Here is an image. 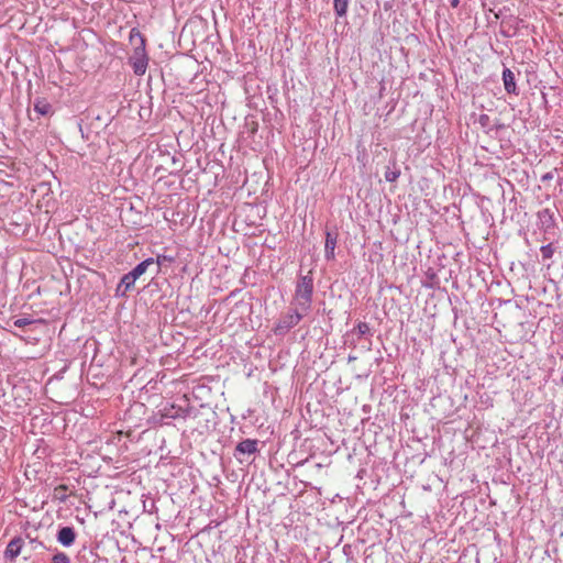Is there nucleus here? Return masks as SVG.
<instances>
[{
  "label": "nucleus",
  "mask_w": 563,
  "mask_h": 563,
  "mask_svg": "<svg viewBox=\"0 0 563 563\" xmlns=\"http://www.w3.org/2000/svg\"><path fill=\"white\" fill-rule=\"evenodd\" d=\"M335 245H336V234H332L331 232H327L325 249H335Z\"/></svg>",
  "instance_id": "14"
},
{
  "label": "nucleus",
  "mask_w": 563,
  "mask_h": 563,
  "mask_svg": "<svg viewBox=\"0 0 563 563\" xmlns=\"http://www.w3.org/2000/svg\"><path fill=\"white\" fill-rule=\"evenodd\" d=\"M52 563H70V559L66 553L58 552L52 558Z\"/></svg>",
  "instance_id": "13"
},
{
  "label": "nucleus",
  "mask_w": 563,
  "mask_h": 563,
  "mask_svg": "<svg viewBox=\"0 0 563 563\" xmlns=\"http://www.w3.org/2000/svg\"><path fill=\"white\" fill-rule=\"evenodd\" d=\"M459 4H460V0H450V5H451L452 8H457V7H459Z\"/></svg>",
  "instance_id": "23"
},
{
  "label": "nucleus",
  "mask_w": 563,
  "mask_h": 563,
  "mask_svg": "<svg viewBox=\"0 0 563 563\" xmlns=\"http://www.w3.org/2000/svg\"><path fill=\"white\" fill-rule=\"evenodd\" d=\"M23 539L22 538H14L12 539L4 552L5 558L8 559H15L20 553L23 545Z\"/></svg>",
  "instance_id": "7"
},
{
  "label": "nucleus",
  "mask_w": 563,
  "mask_h": 563,
  "mask_svg": "<svg viewBox=\"0 0 563 563\" xmlns=\"http://www.w3.org/2000/svg\"><path fill=\"white\" fill-rule=\"evenodd\" d=\"M307 312H302L301 310H299L298 308L291 312V313H287L286 316H284L277 323L276 328H275V332L277 334H283V333H286L287 331H289L291 328H294L295 325H297L299 323V321L302 319L303 314H306Z\"/></svg>",
  "instance_id": "3"
},
{
  "label": "nucleus",
  "mask_w": 563,
  "mask_h": 563,
  "mask_svg": "<svg viewBox=\"0 0 563 563\" xmlns=\"http://www.w3.org/2000/svg\"><path fill=\"white\" fill-rule=\"evenodd\" d=\"M33 322H34V320L29 319V318H19L14 321V325L18 328H23L29 324H32Z\"/></svg>",
  "instance_id": "18"
},
{
  "label": "nucleus",
  "mask_w": 563,
  "mask_h": 563,
  "mask_svg": "<svg viewBox=\"0 0 563 563\" xmlns=\"http://www.w3.org/2000/svg\"><path fill=\"white\" fill-rule=\"evenodd\" d=\"M249 130H252V132L256 131V126H255L254 122L249 123Z\"/></svg>",
  "instance_id": "24"
},
{
  "label": "nucleus",
  "mask_w": 563,
  "mask_h": 563,
  "mask_svg": "<svg viewBox=\"0 0 563 563\" xmlns=\"http://www.w3.org/2000/svg\"><path fill=\"white\" fill-rule=\"evenodd\" d=\"M246 453V441H242L236 445L235 449V456L238 457L239 454H245Z\"/></svg>",
  "instance_id": "19"
},
{
  "label": "nucleus",
  "mask_w": 563,
  "mask_h": 563,
  "mask_svg": "<svg viewBox=\"0 0 563 563\" xmlns=\"http://www.w3.org/2000/svg\"><path fill=\"white\" fill-rule=\"evenodd\" d=\"M334 2V11L339 16H343L346 14L349 0H333Z\"/></svg>",
  "instance_id": "11"
},
{
  "label": "nucleus",
  "mask_w": 563,
  "mask_h": 563,
  "mask_svg": "<svg viewBox=\"0 0 563 563\" xmlns=\"http://www.w3.org/2000/svg\"><path fill=\"white\" fill-rule=\"evenodd\" d=\"M334 250L335 249H325V258L333 260L334 258Z\"/></svg>",
  "instance_id": "22"
},
{
  "label": "nucleus",
  "mask_w": 563,
  "mask_h": 563,
  "mask_svg": "<svg viewBox=\"0 0 563 563\" xmlns=\"http://www.w3.org/2000/svg\"><path fill=\"white\" fill-rule=\"evenodd\" d=\"M550 178H552L551 174H545V175L542 177V179H543V180H547V179H550Z\"/></svg>",
  "instance_id": "25"
},
{
  "label": "nucleus",
  "mask_w": 563,
  "mask_h": 563,
  "mask_svg": "<svg viewBox=\"0 0 563 563\" xmlns=\"http://www.w3.org/2000/svg\"><path fill=\"white\" fill-rule=\"evenodd\" d=\"M257 451V441L249 440V454H252Z\"/></svg>",
  "instance_id": "21"
},
{
  "label": "nucleus",
  "mask_w": 563,
  "mask_h": 563,
  "mask_svg": "<svg viewBox=\"0 0 563 563\" xmlns=\"http://www.w3.org/2000/svg\"><path fill=\"white\" fill-rule=\"evenodd\" d=\"M266 214V207L263 203H249V225H256V219L261 220Z\"/></svg>",
  "instance_id": "4"
},
{
  "label": "nucleus",
  "mask_w": 563,
  "mask_h": 563,
  "mask_svg": "<svg viewBox=\"0 0 563 563\" xmlns=\"http://www.w3.org/2000/svg\"><path fill=\"white\" fill-rule=\"evenodd\" d=\"M135 280L136 279L130 273L123 275L117 288V294L124 296L125 292L134 286Z\"/></svg>",
  "instance_id": "8"
},
{
  "label": "nucleus",
  "mask_w": 563,
  "mask_h": 563,
  "mask_svg": "<svg viewBox=\"0 0 563 563\" xmlns=\"http://www.w3.org/2000/svg\"><path fill=\"white\" fill-rule=\"evenodd\" d=\"M58 489H66V487L64 485H60L59 487L56 488V490Z\"/></svg>",
  "instance_id": "26"
},
{
  "label": "nucleus",
  "mask_w": 563,
  "mask_h": 563,
  "mask_svg": "<svg viewBox=\"0 0 563 563\" xmlns=\"http://www.w3.org/2000/svg\"><path fill=\"white\" fill-rule=\"evenodd\" d=\"M154 265V260L153 258H146L145 261L141 262L140 264H137L131 272H129L135 279H137L139 277H141L145 272L146 269Z\"/></svg>",
  "instance_id": "9"
},
{
  "label": "nucleus",
  "mask_w": 563,
  "mask_h": 563,
  "mask_svg": "<svg viewBox=\"0 0 563 563\" xmlns=\"http://www.w3.org/2000/svg\"><path fill=\"white\" fill-rule=\"evenodd\" d=\"M310 274L311 272L308 275L300 276L296 286L295 303L302 312H308L311 308L313 279Z\"/></svg>",
  "instance_id": "1"
},
{
  "label": "nucleus",
  "mask_w": 563,
  "mask_h": 563,
  "mask_svg": "<svg viewBox=\"0 0 563 563\" xmlns=\"http://www.w3.org/2000/svg\"><path fill=\"white\" fill-rule=\"evenodd\" d=\"M141 45L135 47L133 55L130 57V63L133 67L134 74L142 76L147 68V55L144 47V38L140 37Z\"/></svg>",
  "instance_id": "2"
},
{
  "label": "nucleus",
  "mask_w": 563,
  "mask_h": 563,
  "mask_svg": "<svg viewBox=\"0 0 563 563\" xmlns=\"http://www.w3.org/2000/svg\"><path fill=\"white\" fill-rule=\"evenodd\" d=\"M399 175H400V170L399 169L387 168L386 172H385V179L387 181H389V183H394V181L397 180Z\"/></svg>",
  "instance_id": "12"
},
{
  "label": "nucleus",
  "mask_w": 563,
  "mask_h": 563,
  "mask_svg": "<svg viewBox=\"0 0 563 563\" xmlns=\"http://www.w3.org/2000/svg\"><path fill=\"white\" fill-rule=\"evenodd\" d=\"M76 539L75 530L71 527H63L57 533V540L64 547H70Z\"/></svg>",
  "instance_id": "5"
},
{
  "label": "nucleus",
  "mask_w": 563,
  "mask_h": 563,
  "mask_svg": "<svg viewBox=\"0 0 563 563\" xmlns=\"http://www.w3.org/2000/svg\"><path fill=\"white\" fill-rule=\"evenodd\" d=\"M181 409H176L174 406L170 407V409H165L164 417L166 418H178L180 417Z\"/></svg>",
  "instance_id": "16"
},
{
  "label": "nucleus",
  "mask_w": 563,
  "mask_h": 563,
  "mask_svg": "<svg viewBox=\"0 0 563 563\" xmlns=\"http://www.w3.org/2000/svg\"><path fill=\"white\" fill-rule=\"evenodd\" d=\"M34 111L40 115H48L52 113V106L45 99H36L34 102Z\"/></svg>",
  "instance_id": "10"
},
{
  "label": "nucleus",
  "mask_w": 563,
  "mask_h": 563,
  "mask_svg": "<svg viewBox=\"0 0 563 563\" xmlns=\"http://www.w3.org/2000/svg\"><path fill=\"white\" fill-rule=\"evenodd\" d=\"M541 254L544 260H549L553 256L554 250L552 247V244H547L541 246Z\"/></svg>",
  "instance_id": "15"
},
{
  "label": "nucleus",
  "mask_w": 563,
  "mask_h": 563,
  "mask_svg": "<svg viewBox=\"0 0 563 563\" xmlns=\"http://www.w3.org/2000/svg\"><path fill=\"white\" fill-rule=\"evenodd\" d=\"M483 122H486L487 115L482 117Z\"/></svg>",
  "instance_id": "28"
},
{
  "label": "nucleus",
  "mask_w": 563,
  "mask_h": 563,
  "mask_svg": "<svg viewBox=\"0 0 563 563\" xmlns=\"http://www.w3.org/2000/svg\"><path fill=\"white\" fill-rule=\"evenodd\" d=\"M356 331L360 335H365L369 333V325L366 322H360L356 325Z\"/></svg>",
  "instance_id": "17"
},
{
  "label": "nucleus",
  "mask_w": 563,
  "mask_h": 563,
  "mask_svg": "<svg viewBox=\"0 0 563 563\" xmlns=\"http://www.w3.org/2000/svg\"><path fill=\"white\" fill-rule=\"evenodd\" d=\"M483 122H486L487 115L482 117Z\"/></svg>",
  "instance_id": "27"
},
{
  "label": "nucleus",
  "mask_w": 563,
  "mask_h": 563,
  "mask_svg": "<svg viewBox=\"0 0 563 563\" xmlns=\"http://www.w3.org/2000/svg\"><path fill=\"white\" fill-rule=\"evenodd\" d=\"M503 81L508 93L518 95L515 74L509 68L504 69Z\"/></svg>",
  "instance_id": "6"
},
{
  "label": "nucleus",
  "mask_w": 563,
  "mask_h": 563,
  "mask_svg": "<svg viewBox=\"0 0 563 563\" xmlns=\"http://www.w3.org/2000/svg\"><path fill=\"white\" fill-rule=\"evenodd\" d=\"M166 261H172V258L165 256V255H158L157 256V260L156 262L154 261V265H156V273L159 272V266L162 265L163 262H166Z\"/></svg>",
  "instance_id": "20"
}]
</instances>
